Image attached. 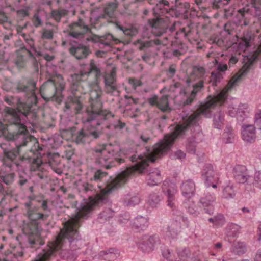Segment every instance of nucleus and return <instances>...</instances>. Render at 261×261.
<instances>
[{"label":"nucleus","mask_w":261,"mask_h":261,"mask_svg":"<svg viewBox=\"0 0 261 261\" xmlns=\"http://www.w3.org/2000/svg\"><path fill=\"white\" fill-rule=\"evenodd\" d=\"M258 54L256 51L254 53L251 58L248 59V61L231 77L227 85L217 95L213 97L208 96L205 103L200 105L196 111L187 118L184 119L182 123L177 124L171 133L165 135L163 142L154 145L150 153L147 156H144V169L148 166L149 161L155 162L156 160L162 158L169 150L175 139L182 136L188 127L200 116L209 113L212 108L216 105L221 106L225 102L227 98L228 92L241 81L242 77L250 69Z\"/></svg>","instance_id":"obj_1"},{"label":"nucleus","mask_w":261,"mask_h":261,"mask_svg":"<svg viewBox=\"0 0 261 261\" xmlns=\"http://www.w3.org/2000/svg\"><path fill=\"white\" fill-rule=\"evenodd\" d=\"M89 94L90 105L86 108V117H83V123L90 122L95 119L102 112L103 104L101 99L102 91L98 83L91 85Z\"/></svg>","instance_id":"obj_2"},{"label":"nucleus","mask_w":261,"mask_h":261,"mask_svg":"<svg viewBox=\"0 0 261 261\" xmlns=\"http://www.w3.org/2000/svg\"><path fill=\"white\" fill-rule=\"evenodd\" d=\"M36 82L33 78L23 79L18 81L15 85V90L17 93L23 92L27 97L36 99L35 94Z\"/></svg>","instance_id":"obj_3"},{"label":"nucleus","mask_w":261,"mask_h":261,"mask_svg":"<svg viewBox=\"0 0 261 261\" xmlns=\"http://www.w3.org/2000/svg\"><path fill=\"white\" fill-rule=\"evenodd\" d=\"M75 85L72 87L73 95L68 96L65 102V108L66 110L70 111L77 115L80 114L83 108V104L80 96L75 95L74 93Z\"/></svg>","instance_id":"obj_4"},{"label":"nucleus","mask_w":261,"mask_h":261,"mask_svg":"<svg viewBox=\"0 0 261 261\" xmlns=\"http://www.w3.org/2000/svg\"><path fill=\"white\" fill-rule=\"evenodd\" d=\"M56 91L55 85L47 81L41 87L40 92L42 98L48 101L54 100Z\"/></svg>","instance_id":"obj_5"},{"label":"nucleus","mask_w":261,"mask_h":261,"mask_svg":"<svg viewBox=\"0 0 261 261\" xmlns=\"http://www.w3.org/2000/svg\"><path fill=\"white\" fill-rule=\"evenodd\" d=\"M32 140H35V138L33 136L28 135L27 136L25 137L23 143L17 146V150H4V157L3 159L4 161L5 162L6 160H10V161H13L15 160L17 155L19 153L20 148L21 147L26 146L27 143L29 142H31Z\"/></svg>","instance_id":"obj_6"},{"label":"nucleus","mask_w":261,"mask_h":261,"mask_svg":"<svg viewBox=\"0 0 261 261\" xmlns=\"http://www.w3.org/2000/svg\"><path fill=\"white\" fill-rule=\"evenodd\" d=\"M25 207L28 208L27 216L30 221L37 224L39 220H44L46 217L42 213L39 212V208L36 207H31V202L25 203Z\"/></svg>","instance_id":"obj_7"},{"label":"nucleus","mask_w":261,"mask_h":261,"mask_svg":"<svg viewBox=\"0 0 261 261\" xmlns=\"http://www.w3.org/2000/svg\"><path fill=\"white\" fill-rule=\"evenodd\" d=\"M32 57L33 54L31 51L25 47H22L20 50L16 51V57L14 62L18 67L23 68L25 66L27 58Z\"/></svg>","instance_id":"obj_8"},{"label":"nucleus","mask_w":261,"mask_h":261,"mask_svg":"<svg viewBox=\"0 0 261 261\" xmlns=\"http://www.w3.org/2000/svg\"><path fill=\"white\" fill-rule=\"evenodd\" d=\"M70 53L77 59L86 58L90 53L88 47L81 44L73 45L69 48Z\"/></svg>","instance_id":"obj_9"},{"label":"nucleus","mask_w":261,"mask_h":261,"mask_svg":"<svg viewBox=\"0 0 261 261\" xmlns=\"http://www.w3.org/2000/svg\"><path fill=\"white\" fill-rule=\"evenodd\" d=\"M204 176L206 183L214 188L217 187L219 181V177L214 171L213 167L211 165L207 166L204 169Z\"/></svg>","instance_id":"obj_10"},{"label":"nucleus","mask_w":261,"mask_h":261,"mask_svg":"<svg viewBox=\"0 0 261 261\" xmlns=\"http://www.w3.org/2000/svg\"><path fill=\"white\" fill-rule=\"evenodd\" d=\"M89 29L87 25L82 24L81 22L73 23L69 25L68 31L69 34L74 37H77L86 33Z\"/></svg>","instance_id":"obj_11"},{"label":"nucleus","mask_w":261,"mask_h":261,"mask_svg":"<svg viewBox=\"0 0 261 261\" xmlns=\"http://www.w3.org/2000/svg\"><path fill=\"white\" fill-rule=\"evenodd\" d=\"M234 178L239 183H244L247 180V168L242 165H237L234 168Z\"/></svg>","instance_id":"obj_12"},{"label":"nucleus","mask_w":261,"mask_h":261,"mask_svg":"<svg viewBox=\"0 0 261 261\" xmlns=\"http://www.w3.org/2000/svg\"><path fill=\"white\" fill-rule=\"evenodd\" d=\"M28 240L32 247H34L35 245H41L44 244V241L41 238L40 233L37 226L35 227L34 230L31 231L29 234Z\"/></svg>","instance_id":"obj_13"},{"label":"nucleus","mask_w":261,"mask_h":261,"mask_svg":"<svg viewBox=\"0 0 261 261\" xmlns=\"http://www.w3.org/2000/svg\"><path fill=\"white\" fill-rule=\"evenodd\" d=\"M242 138L245 141L250 143L255 141V127L253 125H249L244 127L242 131Z\"/></svg>","instance_id":"obj_14"},{"label":"nucleus","mask_w":261,"mask_h":261,"mask_svg":"<svg viewBox=\"0 0 261 261\" xmlns=\"http://www.w3.org/2000/svg\"><path fill=\"white\" fill-rule=\"evenodd\" d=\"M100 154L98 155L96 163L100 165L101 167L109 169L110 166L107 165V162L110 159L111 154L106 149L100 150Z\"/></svg>","instance_id":"obj_15"},{"label":"nucleus","mask_w":261,"mask_h":261,"mask_svg":"<svg viewBox=\"0 0 261 261\" xmlns=\"http://www.w3.org/2000/svg\"><path fill=\"white\" fill-rule=\"evenodd\" d=\"M205 74V69L202 66H195L193 67L189 77L190 81H195L197 80H202Z\"/></svg>","instance_id":"obj_16"},{"label":"nucleus","mask_w":261,"mask_h":261,"mask_svg":"<svg viewBox=\"0 0 261 261\" xmlns=\"http://www.w3.org/2000/svg\"><path fill=\"white\" fill-rule=\"evenodd\" d=\"M4 111L8 115L7 116L9 117L11 123L14 124L20 123V116L16 109L10 107H6Z\"/></svg>","instance_id":"obj_17"},{"label":"nucleus","mask_w":261,"mask_h":261,"mask_svg":"<svg viewBox=\"0 0 261 261\" xmlns=\"http://www.w3.org/2000/svg\"><path fill=\"white\" fill-rule=\"evenodd\" d=\"M53 83L56 86L57 90L63 91L65 88V82L62 76L60 74H55L48 80Z\"/></svg>","instance_id":"obj_18"},{"label":"nucleus","mask_w":261,"mask_h":261,"mask_svg":"<svg viewBox=\"0 0 261 261\" xmlns=\"http://www.w3.org/2000/svg\"><path fill=\"white\" fill-rule=\"evenodd\" d=\"M138 43L140 44L139 49L140 50H143L155 45L161 44V41L158 38L144 41H138Z\"/></svg>","instance_id":"obj_19"},{"label":"nucleus","mask_w":261,"mask_h":261,"mask_svg":"<svg viewBox=\"0 0 261 261\" xmlns=\"http://www.w3.org/2000/svg\"><path fill=\"white\" fill-rule=\"evenodd\" d=\"M157 108L163 112L170 111L171 109L169 107L167 95H163L159 98Z\"/></svg>","instance_id":"obj_20"},{"label":"nucleus","mask_w":261,"mask_h":261,"mask_svg":"<svg viewBox=\"0 0 261 261\" xmlns=\"http://www.w3.org/2000/svg\"><path fill=\"white\" fill-rule=\"evenodd\" d=\"M68 11L63 8L52 10L50 12L51 17L57 22H59L61 17L68 14Z\"/></svg>","instance_id":"obj_21"},{"label":"nucleus","mask_w":261,"mask_h":261,"mask_svg":"<svg viewBox=\"0 0 261 261\" xmlns=\"http://www.w3.org/2000/svg\"><path fill=\"white\" fill-rule=\"evenodd\" d=\"M86 72L87 73V76H88L90 73H93L96 79L101 75V70L97 67L95 61L93 59L90 61L88 71Z\"/></svg>","instance_id":"obj_22"},{"label":"nucleus","mask_w":261,"mask_h":261,"mask_svg":"<svg viewBox=\"0 0 261 261\" xmlns=\"http://www.w3.org/2000/svg\"><path fill=\"white\" fill-rule=\"evenodd\" d=\"M181 189L183 194L188 198H190L194 193V185L192 182H186L182 184Z\"/></svg>","instance_id":"obj_23"},{"label":"nucleus","mask_w":261,"mask_h":261,"mask_svg":"<svg viewBox=\"0 0 261 261\" xmlns=\"http://www.w3.org/2000/svg\"><path fill=\"white\" fill-rule=\"evenodd\" d=\"M17 102L16 103L17 110L25 116H27L30 111L31 107L25 103L21 101L20 98L17 97L16 98Z\"/></svg>","instance_id":"obj_24"},{"label":"nucleus","mask_w":261,"mask_h":261,"mask_svg":"<svg viewBox=\"0 0 261 261\" xmlns=\"http://www.w3.org/2000/svg\"><path fill=\"white\" fill-rule=\"evenodd\" d=\"M148 24L154 29L163 30L165 27L164 20L162 18H151L148 20Z\"/></svg>","instance_id":"obj_25"},{"label":"nucleus","mask_w":261,"mask_h":261,"mask_svg":"<svg viewBox=\"0 0 261 261\" xmlns=\"http://www.w3.org/2000/svg\"><path fill=\"white\" fill-rule=\"evenodd\" d=\"M251 37L250 36H243L240 38L238 46L241 49L245 50L251 46Z\"/></svg>","instance_id":"obj_26"},{"label":"nucleus","mask_w":261,"mask_h":261,"mask_svg":"<svg viewBox=\"0 0 261 261\" xmlns=\"http://www.w3.org/2000/svg\"><path fill=\"white\" fill-rule=\"evenodd\" d=\"M155 243V239L151 237L145 243L141 244L140 248L145 251H150L153 249Z\"/></svg>","instance_id":"obj_27"},{"label":"nucleus","mask_w":261,"mask_h":261,"mask_svg":"<svg viewBox=\"0 0 261 261\" xmlns=\"http://www.w3.org/2000/svg\"><path fill=\"white\" fill-rule=\"evenodd\" d=\"M116 69L113 67L110 73L106 74L104 76L105 84H116Z\"/></svg>","instance_id":"obj_28"},{"label":"nucleus","mask_w":261,"mask_h":261,"mask_svg":"<svg viewBox=\"0 0 261 261\" xmlns=\"http://www.w3.org/2000/svg\"><path fill=\"white\" fill-rule=\"evenodd\" d=\"M233 251L239 255L242 254L246 251V245L243 242H234L233 245Z\"/></svg>","instance_id":"obj_29"},{"label":"nucleus","mask_w":261,"mask_h":261,"mask_svg":"<svg viewBox=\"0 0 261 261\" xmlns=\"http://www.w3.org/2000/svg\"><path fill=\"white\" fill-rule=\"evenodd\" d=\"M148 184L156 185L161 181V175L159 172H152L149 176Z\"/></svg>","instance_id":"obj_30"},{"label":"nucleus","mask_w":261,"mask_h":261,"mask_svg":"<svg viewBox=\"0 0 261 261\" xmlns=\"http://www.w3.org/2000/svg\"><path fill=\"white\" fill-rule=\"evenodd\" d=\"M117 8V5L114 3L108 4L104 9L105 14L109 17H112Z\"/></svg>","instance_id":"obj_31"},{"label":"nucleus","mask_w":261,"mask_h":261,"mask_svg":"<svg viewBox=\"0 0 261 261\" xmlns=\"http://www.w3.org/2000/svg\"><path fill=\"white\" fill-rule=\"evenodd\" d=\"M14 177V173H9L5 175L1 176L0 179L6 185H10L13 182Z\"/></svg>","instance_id":"obj_32"},{"label":"nucleus","mask_w":261,"mask_h":261,"mask_svg":"<svg viewBox=\"0 0 261 261\" xmlns=\"http://www.w3.org/2000/svg\"><path fill=\"white\" fill-rule=\"evenodd\" d=\"M54 31L53 29H43L41 31V38L42 39L51 40L54 37Z\"/></svg>","instance_id":"obj_33"},{"label":"nucleus","mask_w":261,"mask_h":261,"mask_svg":"<svg viewBox=\"0 0 261 261\" xmlns=\"http://www.w3.org/2000/svg\"><path fill=\"white\" fill-rule=\"evenodd\" d=\"M204 81L203 80H200L197 83L193 85V90L191 93L197 95V93L200 92L203 88Z\"/></svg>","instance_id":"obj_34"},{"label":"nucleus","mask_w":261,"mask_h":261,"mask_svg":"<svg viewBox=\"0 0 261 261\" xmlns=\"http://www.w3.org/2000/svg\"><path fill=\"white\" fill-rule=\"evenodd\" d=\"M208 220L216 225H220L224 223V217L223 215L219 214L214 218H210Z\"/></svg>","instance_id":"obj_35"},{"label":"nucleus","mask_w":261,"mask_h":261,"mask_svg":"<svg viewBox=\"0 0 261 261\" xmlns=\"http://www.w3.org/2000/svg\"><path fill=\"white\" fill-rule=\"evenodd\" d=\"M128 83L135 89H136L138 87H140L142 85V82L140 80L134 77L129 78L128 80Z\"/></svg>","instance_id":"obj_36"},{"label":"nucleus","mask_w":261,"mask_h":261,"mask_svg":"<svg viewBox=\"0 0 261 261\" xmlns=\"http://www.w3.org/2000/svg\"><path fill=\"white\" fill-rule=\"evenodd\" d=\"M105 91L108 94L113 93L117 89L116 84H105Z\"/></svg>","instance_id":"obj_37"},{"label":"nucleus","mask_w":261,"mask_h":261,"mask_svg":"<svg viewBox=\"0 0 261 261\" xmlns=\"http://www.w3.org/2000/svg\"><path fill=\"white\" fill-rule=\"evenodd\" d=\"M85 76H87V73L84 71H81L80 73H75L72 75V77L74 80H75L77 82H80L83 80V78Z\"/></svg>","instance_id":"obj_38"},{"label":"nucleus","mask_w":261,"mask_h":261,"mask_svg":"<svg viewBox=\"0 0 261 261\" xmlns=\"http://www.w3.org/2000/svg\"><path fill=\"white\" fill-rule=\"evenodd\" d=\"M32 21L35 28H38L41 25V20L38 14H34L32 18Z\"/></svg>","instance_id":"obj_39"},{"label":"nucleus","mask_w":261,"mask_h":261,"mask_svg":"<svg viewBox=\"0 0 261 261\" xmlns=\"http://www.w3.org/2000/svg\"><path fill=\"white\" fill-rule=\"evenodd\" d=\"M124 98L126 100L127 103L128 105L137 104L139 102L138 98H134L133 96L128 95H125Z\"/></svg>","instance_id":"obj_40"},{"label":"nucleus","mask_w":261,"mask_h":261,"mask_svg":"<svg viewBox=\"0 0 261 261\" xmlns=\"http://www.w3.org/2000/svg\"><path fill=\"white\" fill-rule=\"evenodd\" d=\"M174 200V194H172L170 190H168V191L167 202L168 203V205H169L171 207H173L174 206V203L173 202Z\"/></svg>","instance_id":"obj_41"},{"label":"nucleus","mask_w":261,"mask_h":261,"mask_svg":"<svg viewBox=\"0 0 261 261\" xmlns=\"http://www.w3.org/2000/svg\"><path fill=\"white\" fill-rule=\"evenodd\" d=\"M255 123L257 127L261 129V110L258 111L255 114Z\"/></svg>","instance_id":"obj_42"},{"label":"nucleus","mask_w":261,"mask_h":261,"mask_svg":"<svg viewBox=\"0 0 261 261\" xmlns=\"http://www.w3.org/2000/svg\"><path fill=\"white\" fill-rule=\"evenodd\" d=\"M107 173L105 172H102L100 170L96 171L94 174V179L95 180H100L102 179L104 176H106Z\"/></svg>","instance_id":"obj_43"},{"label":"nucleus","mask_w":261,"mask_h":261,"mask_svg":"<svg viewBox=\"0 0 261 261\" xmlns=\"http://www.w3.org/2000/svg\"><path fill=\"white\" fill-rule=\"evenodd\" d=\"M251 3L257 11L261 12V0H251Z\"/></svg>","instance_id":"obj_44"},{"label":"nucleus","mask_w":261,"mask_h":261,"mask_svg":"<svg viewBox=\"0 0 261 261\" xmlns=\"http://www.w3.org/2000/svg\"><path fill=\"white\" fill-rule=\"evenodd\" d=\"M16 125H18V133H17L18 134L22 135V134H25L26 133H28L26 126L24 125H23V124H22L20 122L19 124H17Z\"/></svg>","instance_id":"obj_45"},{"label":"nucleus","mask_w":261,"mask_h":261,"mask_svg":"<svg viewBox=\"0 0 261 261\" xmlns=\"http://www.w3.org/2000/svg\"><path fill=\"white\" fill-rule=\"evenodd\" d=\"M159 98L156 95L148 98L147 101L151 106H156L157 107Z\"/></svg>","instance_id":"obj_46"},{"label":"nucleus","mask_w":261,"mask_h":261,"mask_svg":"<svg viewBox=\"0 0 261 261\" xmlns=\"http://www.w3.org/2000/svg\"><path fill=\"white\" fill-rule=\"evenodd\" d=\"M196 95L191 92L190 96L187 97V99L184 102V106L191 104L193 100L195 99Z\"/></svg>","instance_id":"obj_47"},{"label":"nucleus","mask_w":261,"mask_h":261,"mask_svg":"<svg viewBox=\"0 0 261 261\" xmlns=\"http://www.w3.org/2000/svg\"><path fill=\"white\" fill-rule=\"evenodd\" d=\"M41 163V162L40 161L39 162L36 160L33 161L31 166V170L35 171L39 170Z\"/></svg>","instance_id":"obj_48"},{"label":"nucleus","mask_w":261,"mask_h":261,"mask_svg":"<svg viewBox=\"0 0 261 261\" xmlns=\"http://www.w3.org/2000/svg\"><path fill=\"white\" fill-rule=\"evenodd\" d=\"M15 98L13 96H8L4 97V101L9 105H15Z\"/></svg>","instance_id":"obj_49"},{"label":"nucleus","mask_w":261,"mask_h":261,"mask_svg":"<svg viewBox=\"0 0 261 261\" xmlns=\"http://www.w3.org/2000/svg\"><path fill=\"white\" fill-rule=\"evenodd\" d=\"M86 136V135L82 131H80L76 137V142L77 143H80L83 142V140L84 137Z\"/></svg>","instance_id":"obj_50"},{"label":"nucleus","mask_w":261,"mask_h":261,"mask_svg":"<svg viewBox=\"0 0 261 261\" xmlns=\"http://www.w3.org/2000/svg\"><path fill=\"white\" fill-rule=\"evenodd\" d=\"M107 38L108 39L110 40H111L113 42H110V43H106V44H107L108 45H112V44H118L119 43H120L122 41H120L119 39H117V38H115L113 36L110 35H108V37H107Z\"/></svg>","instance_id":"obj_51"},{"label":"nucleus","mask_w":261,"mask_h":261,"mask_svg":"<svg viewBox=\"0 0 261 261\" xmlns=\"http://www.w3.org/2000/svg\"><path fill=\"white\" fill-rule=\"evenodd\" d=\"M89 135L92 136L94 138L98 137V132L94 127L90 126L88 128Z\"/></svg>","instance_id":"obj_52"},{"label":"nucleus","mask_w":261,"mask_h":261,"mask_svg":"<svg viewBox=\"0 0 261 261\" xmlns=\"http://www.w3.org/2000/svg\"><path fill=\"white\" fill-rule=\"evenodd\" d=\"M210 199L209 200V202L208 203H207L206 201H205V199H204V198H202L201 199V202L203 204L204 206H210V212H208V213H211V212L213 211V207L211 205V202H212L214 200L213 199V198L212 197V196H210Z\"/></svg>","instance_id":"obj_53"},{"label":"nucleus","mask_w":261,"mask_h":261,"mask_svg":"<svg viewBox=\"0 0 261 261\" xmlns=\"http://www.w3.org/2000/svg\"><path fill=\"white\" fill-rule=\"evenodd\" d=\"M3 41L4 43H6L8 40H9L13 37L12 32H10L8 33H4L2 35Z\"/></svg>","instance_id":"obj_54"},{"label":"nucleus","mask_w":261,"mask_h":261,"mask_svg":"<svg viewBox=\"0 0 261 261\" xmlns=\"http://www.w3.org/2000/svg\"><path fill=\"white\" fill-rule=\"evenodd\" d=\"M232 191V189L230 187H227L223 190V195L225 198L232 197L233 196L232 193H230V192Z\"/></svg>","instance_id":"obj_55"},{"label":"nucleus","mask_w":261,"mask_h":261,"mask_svg":"<svg viewBox=\"0 0 261 261\" xmlns=\"http://www.w3.org/2000/svg\"><path fill=\"white\" fill-rule=\"evenodd\" d=\"M5 54V51L3 49H0V64L6 63L7 61Z\"/></svg>","instance_id":"obj_56"},{"label":"nucleus","mask_w":261,"mask_h":261,"mask_svg":"<svg viewBox=\"0 0 261 261\" xmlns=\"http://www.w3.org/2000/svg\"><path fill=\"white\" fill-rule=\"evenodd\" d=\"M25 42L30 46L31 48L33 49V50H36L34 45V41L32 38L31 37L28 38L26 39Z\"/></svg>","instance_id":"obj_57"},{"label":"nucleus","mask_w":261,"mask_h":261,"mask_svg":"<svg viewBox=\"0 0 261 261\" xmlns=\"http://www.w3.org/2000/svg\"><path fill=\"white\" fill-rule=\"evenodd\" d=\"M7 20L8 17L6 14L3 12H0V23L6 22Z\"/></svg>","instance_id":"obj_58"},{"label":"nucleus","mask_w":261,"mask_h":261,"mask_svg":"<svg viewBox=\"0 0 261 261\" xmlns=\"http://www.w3.org/2000/svg\"><path fill=\"white\" fill-rule=\"evenodd\" d=\"M17 13L23 17L29 16V14L27 10L21 9L17 11Z\"/></svg>","instance_id":"obj_59"},{"label":"nucleus","mask_w":261,"mask_h":261,"mask_svg":"<svg viewBox=\"0 0 261 261\" xmlns=\"http://www.w3.org/2000/svg\"><path fill=\"white\" fill-rule=\"evenodd\" d=\"M42 56L47 61H51L55 58V56L54 55H50L48 54H44L42 55Z\"/></svg>","instance_id":"obj_60"},{"label":"nucleus","mask_w":261,"mask_h":261,"mask_svg":"<svg viewBox=\"0 0 261 261\" xmlns=\"http://www.w3.org/2000/svg\"><path fill=\"white\" fill-rule=\"evenodd\" d=\"M218 69L221 72L225 71L227 70V65L226 64H219L218 66Z\"/></svg>","instance_id":"obj_61"},{"label":"nucleus","mask_w":261,"mask_h":261,"mask_svg":"<svg viewBox=\"0 0 261 261\" xmlns=\"http://www.w3.org/2000/svg\"><path fill=\"white\" fill-rule=\"evenodd\" d=\"M175 155L177 158L181 159L185 158V153L181 150H178L175 153Z\"/></svg>","instance_id":"obj_62"},{"label":"nucleus","mask_w":261,"mask_h":261,"mask_svg":"<svg viewBox=\"0 0 261 261\" xmlns=\"http://www.w3.org/2000/svg\"><path fill=\"white\" fill-rule=\"evenodd\" d=\"M238 12L242 17H244L245 14L248 13V11L246 10L244 8H242L239 9Z\"/></svg>","instance_id":"obj_63"},{"label":"nucleus","mask_w":261,"mask_h":261,"mask_svg":"<svg viewBox=\"0 0 261 261\" xmlns=\"http://www.w3.org/2000/svg\"><path fill=\"white\" fill-rule=\"evenodd\" d=\"M255 261H261V250H259L254 258Z\"/></svg>","instance_id":"obj_64"}]
</instances>
